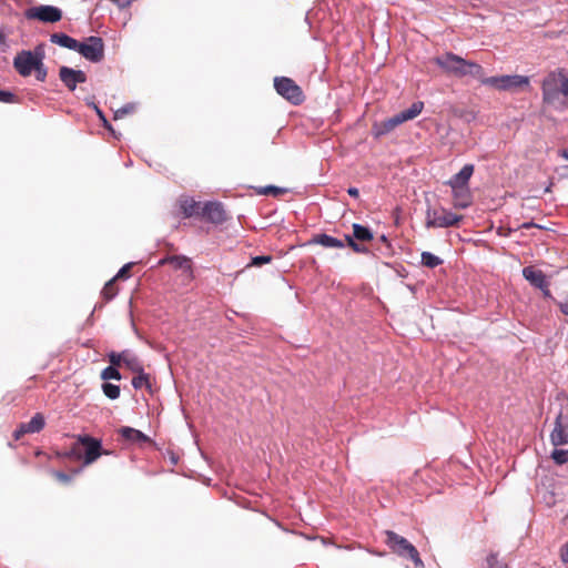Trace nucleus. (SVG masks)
Here are the masks:
<instances>
[{"mask_svg":"<svg viewBox=\"0 0 568 568\" xmlns=\"http://www.w3.org/2000/svg\"><path fill=\"white\" fill-rule=\"evenodd\" d=\"M433 62L437 64L445 73L456 78L471 77L478 81L479 78H481L483 67L480 64L473 61H467L452 52H445L442 55L435 57Z\"/></svg>","mask_w":568,"mask_h":568,"instance_id":"f257e3e1","label":"nucleus"},{"mask_svg":"<svg viewBox=\"0 0 568 568\" xmlns=\"http://www.w3.org/2000/svg\"><path fill=\"white\" fill-rule=\"evenodd\" d=\"M541 91L545 103L568 105V78L561 71L548 73L542 80Z\"/></svg>","mask_w":568,"mask_h":568,"instance_id":"f03ea898","label":"nucleus"},{"mask_svg":"<svg viewBox=\"0 0 568 568\" xmlns=\"http://www.w3.org/2000/svg\"><path fill=\"white\" fill-rule=\"evenodd\" d=\"M102 454H108V452H103L100 439L90 435H78L77 442L72 444L70 452L65 453L64 456L83 460V465L88 466L93 464Z\"/></svg>","mask_w":568,"mask_h":568,"instance_id":"7ed1b4c3","label":"nucleus"},{"mask_svg":"<svg viewBox=\"0 0 568 568\" xmlns=\"http://www.w3.org/2000/svg\"><path fill=\"white\" fill-rule=\"evenodd\" d=\"M385 536V544L388 546L392 552L398 555L399 557L410 559L416 568L424 567V562L419 557L418 550L406 538L399 536L393 530H386Z\"/></svg>","mask_w":568,"mask_h":568,"instance_id":"20e7f679","label":"nucleus"},{"mask_svg":"<svg viewBox=\"0 0 568 568\" xmlns=\"http://www.w3.org/2000/svg\"><path fill=\"white\" fill-rule=\"evenodd\" d=\"M479 82L484 85L494 88L499 91H516L523 90L529 87L530 80L526 75H498V77H485L484 69L481 70V78Z\"/></svg>","mask_w":568,"mask_h":568,"instance_id":"39448f33","label":"nucleus"},{"mask_svg":"<svg viewBox=\"0 0 568 568\" xmlns=\"http://www.w3.org/2000/svg\"><path fill=\"white\" fill-rule=\"evenodd\" d=\"M423 109L424 103L422 101L414 102L407 110H404L393 115L392 118L381 122L378 125H375V135L381 136L389 133L396 126L418 116L422 113Z\"/></svg>","mask_w":568,"mask_h":568,"instance_id":"423d86ee","label":"nucleus"},{"mask_svg":"<svg viewBox=\"0 0 568 568\" xmlns=\"http://www.w3.org/2000/svg\"><path fill=\"white\" fill-rule=\"evenodd\" d=\"M463 215H457L445 207H428L425 215L427 229L458 226Z\"/></svg>","mask_w":568,"mask_h":568,"instance_id":"0eeeda50","label":"nucleus"},{"mask_svg":"<svg viewBox=\"0 0 568 568\" xmlns=\"http://www.w3.org/2000/svg\"><path fill=\"white\" fill-rule=\"evenodd\" d=\"M274 88L276 92L294 105H300L304 102L305 95L301 87L291 78L276 77L274 79Z\"/></svg>","mask_w":568,"mask_h":568,"instance_id":"6e6552de","label":"nucleus"},{"mask_svg":"<svg viewBox=\"0 0 568 568\" xmlns=\"http://www.w3.org/2000/svg\"><path fill=\"white\" fill-rule=\"evenodd\" d=\"M352 227L353 235H345L346 244L355 253L367 254L368 248L363 243L373 241V232L367 226L357 223H354Z\"/></svg>","mask_w":568,"mask_h":568,"instance_id":"1a4fd4ad","label":"nucleus"},{"mask_svg":"<svg viewBox=\"0 0 568 568\" xmlns=\"http://www.w3.org/2000/svg\"><path fill=\"white\" fill-rule=\"evenodd\" d=\"M83 58L91 62H100L104 58V42L100 37L91 36L75 48Z\"/></svg>","mask_w":568,"mask_h":568,"instance_id":"9d476101","label":"nucleus"},{"mask_svg":"<svg viewBox=\"0 0 568 568\" xmlns=\"http://www.w3.org/2000/svg\"><path fill=\"white\" fill-rule=\"evenodd\" d=\"M24 16L28 20L54 23L62 19V11L57 7L42 4L27 9Z\"/></svg>","mask_w":568,"mask_h":568,"instance_id":"9b49d317","label":"nucleus"},{"mask_svg":"<svg viewBox=\"0 0 568 568\" xmlns=\"http://www.w3.org/2000/svg\"><path fill=\"white\" fill-rule=\"evenodd\" d=\"M550 443L556 447L568 445V416H565L562 410L556 416L554 429L550 433Z\"/></svg>","mask_w":568,"mask_h":568,"instance_id":"f8f14e48","label":"nucleus"},{"mask_svg":"<svg viewBox=\"0 0 568 568\" xmlns=\"http://www.w3.org/2000/svg\"><path fill=\"white\" fill-rule=\"evenodd\" d=\"M200 217L213 224H222L227 220V214L222 203L206 202L203 204Z\"/></svg>","mask_w":568,"mask_h":568,"instance_id":"ddd939ff","label":"nucleus"},{"mask_svg":"<svg viewBox=\"0 0 568 568\" xmlns=\"http://www.w3.org/2000/svg\"><path fill=\"white\" fill-rule=\"evenodd\" d=\"M37 65L38 62L33 58V53L28 50L20 51L13 59V67L22 77H29Z\"/></svg>","mask_w":568,"mask_h":568,"instance_id":"4468645a","label":"nucleus"},{"mask_svg":"<svg viewBox=\"0 0 568 568\" xmlns=\"http://www.w3.org/2000/svg\"><path fill=\"white\" fill-rule=\"evenodd\" d=\"M59 78L70 91H74L78 83L87 81V74L82 70H74L65 65L59 69Z\"/></svg>","mask_w":568,"mask_h":568,"instance_id":"2eb2a0df","label":"nucleus"},{"mask_svg":"<svg viewBox=\"0 0 568 568\" xmlns=\"http://www.w3.org/2000/svg\"><path fill=\"white\" fill-rule=\"evenodd\" d=\"M523 275L531 285L545 291L546 294L549 293L548 282L542 271L527 266L523 270Z\"/></svg>","mask_w":568,"mask_h":568,"instance_id":"dca6fc26","label":"nucleus"},{"mask_svg":"<svg viewBox=\"0 0 568 568\" xmlns=\"http://www.w3.org/2000/svg\"><path fill=\"white\" fill-rule=\"evenodd\" d=\"M171 265L174 270H183L192 276V261L184 255H169L161 258L158 265Z\"/></svg>","mask_w":568,"mask_h":568,"instance_id":"f3484780","label":"nucleus"},{"mask_svg":"<svg viewBox=\"0 0 568 568\" xmlns=\"http://www.w3.org/2000/svg\"><path fill=\"white\" fill-rule=\"evenodd\" d=\"M179 205L184 217L201 216L203 204L193 197L181 199Z\"/></svg>","mask_w":568,"mask_h":568,"instance_id":"a211bd4d","label":"nucleus"},{"mask_svg":"<svg viewBox=\"0 0 568 568\" xmlns=\"http://www.w3.org/2000/svg\"><path fill=\"white\" fill-rule=\"evenodd\" d=\"M453 190L454 207L466 209L471 204V195L468 187L450 186Z\"/></svg>","mask_w":568,"mask_h":568,"instance_id":"6ab92c4d","label":"nucleus"},{"mask_svg":"<svg viewBox=\"0 0 568 568\" xmlns=\"http://www.w3.org/2000/svg\"><path fill=\"white\" fill-rule=\"evenodd\" d=\"M474 173V165L473 164H466L463 166V169L448 181V184L450 186H462V187H468V181L471 178Z\"/></svg>","mask_w":568,"mask_h":568,"instance_id":"aec40b11","label":"nucleus"},{"mask_svg":"<svg viewBox=\"0 0 568 568\" xmlns=\"http://www.w3.org/2000/svg\"><path fill=\"white\" fill-rule=\"evenodd\" d=\"M308 244H318L324 247L329 248H343L345 246V243L342 240H338L336 237H333L328 234H317L314 235Z\"/></svg>","mask_w":568,"mask_h":568,"instance_id":"412c9836","label":"nucleus"},{"mask_svg":"<svg viewBox=\"0 0 568 568\" xmlns=\"http://www.w3.org/2000/svg\"><path fill=\"white\" fill-rule=\"evenodd\" d=\"M119 433L121 436L129 442L132 443H148L150 442V438L140 432L139 429L132 428V427H122Z\"/></svg>","mask_w":568,"mask_h":568,"instance_id":"4be33fe9","label":"nucleus"},{"mask_svg":"<svg viewBox=\"0 0 568 568\" xmlns=\"http://www.w3.org/2000/svg\"><path fill=\"white\" fill-rule=\"evenodd\" d=\"M50 41L60 47H63V48H67L70 50H74V51H75V48L79 47V41L71 38L70 36H68L65 33H52L50 36Z\"/></svg>","mask_w":568,"mask_h":568,"instance_id":"5701e85b","label":"nucleus"},{"mask_svg":"<svg viewBox=\"0 0 568 568\" xmlns=\"http://www.w3.org/2000/svg\"><path fill=\"white\" fill-rule=\"evenodd\" d=\"M122 365L133 373L140 372L143 368L141 361L131 353L129 349L122 352Z\"/></svg>","mask_w":568,"mask_h":568,"instance_id":"b1692460","label":"nucleus"},{"mask_svg":"<svg viewBox=\"0 0 568 568\" xmlns=\"http://www.w3.org/2000/svg\"><path fill=\"white\" fill-rule=\"evenodd\" d=\"M23 424L27 428V432H29V434H34V433H39L43 429V427L45 425V419L41 413H37L33 415V417L31 418V420L29 423H23Z\"/></svg>","mask_w":568,"mask_h":568,"instance_id":"393cba45","label":"nucleus"},{"mask_svg":"<svg viewBox=\"0 0 568 568\" xmlns=\"http://www.w3.org/2000/svg\"><path fill=\"white\" fill-rule=\"evenodd\" d=\"M136 376H134L132 378V386L135 388V389H140L142 387H148L150 388L151 387V384H150V375L144 373V369L142 368V371L140 372H136L135 373Z\"/></svg>","mask_w":568,"mask_h":568,"instance_id":"a878e982","label":"nucleus"},{"mask_svg":"<svg viewBox=\"0 0 568 568\" xmlns=\"http://www.w3.org/2000/svg\"><path fill=\"white\" fill-rule=\"evenodd\" d=\"M420 257L422 264L429 268H435L443 263L442 258L430 252H423Z\"/></svg>","mask_w":568,"mask_h":568,"instance_id":"bb28decb","label":"nucleus"},{"mask_svg":"<svg viewBox=\"0 0 568 568\" xmlns=\"http://www.w3.org/2000/svg\"><path fill=\"white\" fill-rule=\"evenodd\" d=\"M118 294V288L115 285V278L110 280L105 283L103 290H102V296L103 298L109 302L111 301L115 295Z\"/></svg>","mask_w":568,"mask_h":568,"instance_id":"cd10ccee","label":"nucleus"},{"mask_svg":"<svg viewBox=\"0 0 568 568\" xmlns=\"http://www.w3.org/2000/svg\"><path fill=\"white\" fill-rule=\"evenodd\" d=\"M287 192L286 189L274 186V185H267L260 187L257 190V193L261 195H272V196H280L282 194H285Z\"/></svg>","mask_w":568,"mask_h":568,"instance_id":"c85d7f7f","label":"nucleus"},{"mask_svg":"<svg viewBox=\"0 0 568 568\" xmlns=\"http://www.w3.org/2000/svg\"><path fill=\"white\" fill-rule=\"evenodd\" d=\"M102 390L104 395L110 399H116L120 397V387L118 385L111 383H104L102 385Z\"/></svg>","mask_w":568,"mask_h":568,"instance_id":"c756f323","label":"nucleus"},{"mask_svg":"<svg viewBox=\"0 0 568 568\" xmlns=\"http://www.w3.org/2000/svg\"><path fill=\"white\" fill-rule=\"evenodd\" d=\"M101 378L103 381H109V379L120 381L121 374L118 368H115L113 366H108L101 372Z\"/></svg>","mask_w":568,"mask_h":568,"instance_id":"7c9ffc66","label":"nucleus"},{"mask_svg":"<svg viewBox=\"0 0 568 568\" xmlns=\"http://www.w3.org/2000/svg\"><path fill=\"white\" fill-rule=\"evenodd\" d=\"M551 458L557 465H564L568 463V449H555L551 453Z\"/></svg>","mask_w":568,"mask_h":568,"instance_id":"2f4dec72","label":"nucleus"},{"mask_svg":"<svg viewBox=\"0 0 568 568\" xmlns=\"http://www.w3.org/2000/svg\"><path fill=\"white\" fill-rule=\"evenodd\" d=\"M108 359L111 364L110 366H113L115 368L122 366V352L121 353H116V352L109 353Z\"/></svg>","mask_w":568,"mask_h":568,"instance_id":"473e14b6","label":"nucleus"},{"mask_svg":"<svg viewBox=\"0 0 568 568\" xmlns=\"http://www.w3.org/2000/svg\"><path fill=\"white\" fill-rule=\"evenodd\" d=\"M31 53H33V58L37 60L38 64L43 63V60L45 58L44 44L43 43L38 44L34 48V50L31 51Z\"/></svg>","mask_w":568,"mask_h":568,"instance_id":"72a5a7b5","label":"nucleus"},{"mask_svg":"<svg viewBox=\"0 0 568 568\" xmlns=\"http://www.w3.org/2000/svg\"><path fill=\"white\" fill-rule=\"evenodd\" d=\"M272 261V256L271 255H261V256H255L252 258L251 263L247 265L248 266H262L264 264H267Z\"/></svg>","mask_w":568,"mask_h":568,"instance_id":"f704fd0d","label":"nucleus"},{"mask_svg":"<svg viewBox=\"0 0 568 568\" xmlns=\"http://www.w3.org/2000/svg\"><path fill=\"white\" fill-rule=\"evenodd\" d=\"M33 71L38 81L43 82L45 80L48 71L43 63H39Z\"/></svg>","mask_w":568,"mask_h":568,"instance_id":"c9c22d12","label":"nucleus"},{"mask_svg":"<svg viewBox=\"0 0 568 568\" xmlns=\"http://www.w3.org/2000/svg\"><path fill=\"white\" fill-rule=\"evenodd\" d=\"M53 476L57 480H59L62 484H70L72 480V476L68 475L63 471H53Z\"/></svg>","mask_w":568,"mask_h":568,"instance_id":"e433bc0d","label":"nucleus"},{"mask_svg":"<svg viewBox=\"0 0 568 568\" xmlns=\"http://www.w3.org/2000/svg\"><path fill=\"white\" fill-rule=\"evenodd\" d=\"M0 102L13 103L16 102V95L9 91L0 90Z\"/></svg>","mask_w":568,"mask_h":568,"instance_id":"4c0bfd02","label":"nucleus"},{"mask_svg":"<svg viewBox=\"0 0 568 568\" xmlns=\"http://www.w3.org/2000/svg\"><path fill=\"white\" fill-rule=\"evenodd\" d=\"M131 266H132V264L129 263V264H125L123 267H121L114 277L115 281L119 278H128L130 276Z\"/></svg>","mask_w":568,"mask_h":568,"instance_id":"58836bf2","label":"nucleus"},{"mask_svg":"<svg viewBox=\"0 0 568 568\" xmlns=\"http://www.w3.org/2000/svg\"><path fill=\"white\" fill-rule=\"evenodd\" d=\"M26 434H29V432H27V428L24 426V424H20L19 427L13 432V438L16 440H19L22 438V436H24Z\"/></svg>","mask_w":568,"mask_h":568,"instance_id":"ea45409f","label":"nucleus"},{"mask_svg":"<svg viewBox=\"0 0 568 568\" xmlns=\"http://www.w3.org/2000/svg\"><path fill=\"white\" fill-rule=\"evenodd\" d=\"M497 564H498V560H497V554H490V555L487 557V565H488V568H497ZM504 568H508V567H504Z\"/></svg>","mask_w":568,"mask_h":568,"instance_id":"a19ab883","label":"nucleus"},{"mask_svg":"<svg viewBox=\"0 0 568 568\" xmlns=\"http://www.w3.org/2000/svg\"><path fill=\"white\" fill-rule=\"evenodd\" d=\"M347 193H348L351 196L355 197V199H357V197L359 196V191H358V189H356V187H349V189L347 190Z\"/></svg>","mask_w":568,"mask_h":568,"instance_id":"79ce46f5","label":"nucleus"},{"mask_svg":"<svg viewBox=\"0 0 568 568\" xmlns=\"http://www.w3.org/2000/svg\"><path fill=\"white\" fill-rule=\"evenodd\" d=\"M561 559L564 562H568V542L561 551Z\"/></svg>","mask_w":568,"mask_h":568,"instance_id":"37998d69","label":"nucleus"},{"mask_svg":"<svg viewBox=\"0 0 568 568\" xmlns=\"http://www.w3.org/2000/svg\"><path fill=\"white\" fill-rule=\"evenodd\" d=\"M559 310L561 311V313H564L565 315H568V301L567 302H562L559 304Z\"/></svg>","mask_w":568,"mask_h":568,"instance_id":"c03bdc74","label":"nucleus"},{"mask_svg":"<svg viewBox=\"0 0 568 568\" xmlns=\"http://www.w3.org/2000/svg\"><path fill=\"white\" fill-rule=\"evenodd\" d=\"M523 229H530V227H539L537 224H535L534 222H526L521 225Z\"/></svg>","mask_w":568,"mask_h":568,"instance_id":"a18cd8bd","label":"nucleus"},{"mask_svg":"<svg viewBox=\"0 0 568 568\" xmlns=\"http://www.w3.org/2000/svg\"><path fill=\"white\" fill-rule=\"evenodd\" d=\"M120 112H122V113H128V112H129V110H128V109H123V110H119V111H116V112H115V119H118V118H119V113H120Z\"/></svg>","mask_w":568,"mask_h":568,"instance_id":"49530a36","label":"nucleus"},{"mask_svg":"<svg viewBox=\"0 0 568 568\" xmlns=\"http://www.w3.org/2000/svg\"><path fill=\"white\" fill-rule=\"evenodd\" d=\"M4 41L3 34L0 32V44Z\"/></svg>","mask_w":568,"mask_h":568,"instance_id":"de8ad7c7","label":"nucleus"},{"mask_svg":"<svg viewBox=\"0 0 568 568\" xmlns=\"http://www.w3.org/2000/svg\"><path fill=\"white\" fill-rule=\"evenodd\" d=\"M562 155L568 160V150H565Z\"/></svg>","mask_w":568,"mask_h":568,"instance_id":"09e8293b","label":"nucleus"}]
</instances>
